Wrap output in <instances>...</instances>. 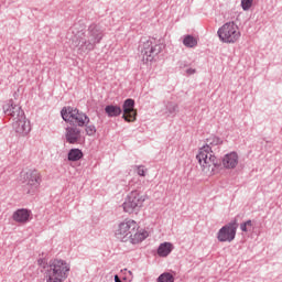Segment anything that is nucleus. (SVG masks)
Here are the masks:
<instances>
[{"label": "nucleus", "instance_id": "f257e3e1", "mask_svg": "<svg viewBox=\"0 0 282 282\" xmlns=\"http://www.w3.org/2000/svg\"><path fill=\"white\" fill-rule=\"evenodd\" d=\"M116 237L124 243L129 241L130 243L135 245L142 243V241H144V239L149 237V231L140 228L138 221L128 218L118 225V228L116 230Z\"/></svg>", "mask_w": 282, "mask_h": 282}, {"label": "nucleus", "instance_id": "f03ea898", "mask_svg": "<svg viewBox=\"0 0 282 282\" xmlns=\"http://www.w3.org/2000/svg\"><path fill=\"white\" fill-rule=\"evenodd\" d=\"M196 160L204 175L213 176L215 173H217V169L221 166L219 159L215 156V153H213V148H210L208 144L199 149Z\"/></svg>", "mask_w": 282, "mask_h": 282}, {"label": "nucleus", "instance_id": "7ed1b4c3", "mask_svg": "<svg viewBox=\"0 0 282 282\" xmlns=\"http://www.w3.org/2000/svg\"><path fill=\"white\" fill-rule=\"evenodd\" d=\"M102 41V31L96 25H91L88 32V39L85 35L75 36L72 41V47L88 52L94 50Z\"/></svg>", "mask_w": 282, "mask_h": 282}, {"label": "nucleus", "instance_id": "20e7f679", "mask_svg": "<svg viewBox=\"0 0 282 282\" xmlns=\"http://www.w3.org/2000/svg\"><path fill=\"white\" fill-rule=\"evenodd\" d=\"M69 274V263L64 260H51L45 272L44 278L46 282H63Z\"/></svg>", "mask_w": 282, "mask_h": 282}, {"label": "nucleus", "instance_id": "39448f33", "mask_svg": "<svg viewBox=\"0 0 282 282\" xmlns=\"http://www.w3.org/2000/svg\"><path fill=\"white\" fill-rule=\"evenodd\" d=\"M20 182L25 195H36L41 188L43 176L39 170H28L20 174Z\"/></svg>", "mask_w": 282, "mask_h": 282}, {"label": "nucleus", "instance_id": "423d86ee", "mask_svg": "<svg viewBox=\"0 0 282 282\" xmlns=\"http://www.w3.org/2000/svg\"><path fill=\"white\" fill-rule=\"evenodd\" d=\"M148 199L149 196L144 192L134 189L127 195L122 208L128 215H133V213H138L144 206V202Z\"/></svg>", "mask_w": 282, "mask_h": 282}, {"label": "nucleus", "instance_id": "0eeeda50", "mask_svg": "<svg viewBox=\"0 0 282 282\" xmlns=\"http://www.w3.org/2000/svg\"><path fill=\"white\" fill-rule=\"evenodd\" d=\"M61 116L65 122H69V124L76 127H85V124H89L90 122L87 115L74 107H64Z\"/></svg>", "mask_w": 282, "mask_h": 282}, {"label": "nucleus", "instance_id": "6e6552de", "mask_svg": "<svg viewBox=\"0 0 282 282\" xmlns=\"http://www.w3.org/2000/svg\"><path fill=\"white\" fill-rule=\"evenodd\" d=\"M219 40L223 43H237L241 37V31L235 22H227L218 30Z\"/></svg>", "mask_w": 282, "mask_h": 282}, {"label": "nucleus", "instance_id": "1a4fd4ad", "mask_svg": "<svg viewBox=\"0 0 282 282\" xmlns=\"http://www.w3.org/2000/svg\"><path fill=\"white\" fill-rule=\"evenodd\" d=\"M237 228H239L237 219L221 227L217 232L218 241L221 243H231V241H235V237H237Z\"/></svg>", "mask_w": 282, "mask_h": 282}, {"label": "nucleus", "instance_id": "9d476101", "mask_svg": "<svg viewBox=\"0 0 282 282\" xmlns=\"http://www.w3.org/2000/svg\"><path fill=\"white\" fill-rule=\"evenodd\" d=\"M164 50V44H154L153 41L147 40L141 45V54L143 63H151L155 54H160Z\"/></svg>", "mask_w": 282, "mask_h": 282}, {"label": "nucleus", "instance_id": "9b49d317", "mask_svg": "<svg viewBox=\"0 0 282 282\" xmlns=\"http://www.w3.org/2000/svg\"><path fill=\"white\" fill-rule=\"evenodd\" d=\"M13 129L18 135H28L32 131V126L30 124V120L25 115L18 119H14Z\"/></svg>", "mask_w": 282, "mask_h": 282}, {"label": "nucleus", "instance_id": "f8f14e48", "mask_svg": "<svg viewBox=\"0 0 282 282\" xmlns=\"http://www.w3.org/2000/svg\"><path fill=\"white\" fill-rule=\"evenodd\" d=\"M3 111L7 113V116H11L13 120H18L19 118H23V116H25V112L21 106L17 105L12 99H10L9 102L3 106Z\"/></svg>", "mask_w": 282, "mask_h": 282}, {"label": "nucleus", "instance_id": "ddd939ff", "mask_svg": "<svg viewBox=\"0 0 282 282\" xmlns=\"http://www.w3.org/2000/svg\"><path fill=\"white\" fill-rule=\"evenodd\" d=\"M12 219L15 224H20V226H25L32 219V210L26 208H20L13 212Z\"/></svg>", "mask_w": 282, "mask_h": 282}, {"label": "nucleus", "instance_id": "4468645a", "mask_svg": "<svg viewBox=\"0 0 282 282\" xmlns=\"http://www.w3.org/2000/svg\"><path fill=\"white\" fill-rule=\"evenodd\" d=\"M135 101L133 99H127L123 104V118L126 122H135V116L138 112L135 109Z\"/></svg>", "mask_w": 282, "mask_h": 282}, {"label": "nucleus", "instance_id": "2eb2a0df", "mask_svg": "<svg viewBox=\"0 0 282 282\" xmlns=\"http://www.w3.org/2000/svg\"><path fill=\"white\" fill-rule=\"evenodd\" d=\"M66 142L68 144H78L80 138H83L80 129L77 127H68L66 128L65 133Z\"/></svg>", "mask_w": 282, "mask_h": 282}, {"label": "nucleus", "instance_id": "dca6fc26", "mask_svg": "<svg viewBox=\"0 0 282 282\" xmlns=\"http://www.w3.org/2000/svg\"><path fill=\"white\" fill-rule=\"evenodd\" d=\"M221 162L224 169H237V165L239 164V154H237V152H230L223 158Z\"/></svg>", "mask_w": 282, "mask_h": 282}, {"label": "nucleus", "instance_id": "f3484780", "mask_svg": "<svg viewBox=\"0 0 282 282\" xmlns=\"http://www.w3.org/2000/svg\"><path fill=\"white\" fill-rule=\"evenodd\" d=\"M173 251V243L171 242H163L160 245L158 249L159 257H169L171 252Z\"/></svg>", "mask_w": 282, "mask_h": 282}, {"label": "nucleus", "instance_id": "a211bd4d", "mask_svg": "<svg viewBox=\"0 0 282 282\" xmlns=\"http://www.w3.org/2000/svg\"><path fill=\"white\" fill-rule=\"evenodd\" d=\"M105 111L109 118H116L122 113V109L119 106H107Z\"/></svg>", "mask_w": 282, "mask_h": 282}, {"label": "nucleus", "instance_id": "6ab92c4d", "mask_svg": "<svg viewBox=\"0 0 282 282\" xmlns=\"http://www.w3.org/2000/svg\"><path fill=\"white\" fill-rule=\"evenodd\" d=\"M83 159V151L78 150V149H72L68 152V160L69 162H78V160Z\"/></svg>", "mask_w": 282, "mask_h": 282}, {"label": "nucleus", "instance_id": "aec40b11", "mask_svg": "<svg viewBox=\"0 0 282 282\" xmlns=\"http://www.w3.org/2000/svg\"><path fill=\"white\" fill-rule=\"evenodd\" d=\"M185 47H197V40L192 35H186L183 40Z\"/></svg>", "mask_w": 282, "mask_h": 282}, {"label": "nucleus", "instance_id": "412c9836", "mask_svg": "<svg viewBox=\"0 0 282 282\" xmlns=\"http://www.w3.org/2000/svg\"><path fill=\"white\" fill-rule=\"evenodd\" d=\"M158 282H175V276L169 272H164L158 278Z\"/></svg>", "mask_w": 282, "mask_h": 282}, {"label": "nucleus", "instance_id": "4be33fe9", "mask_svg": "<svg viewBox=\"0 0 282 282\" xmlns=\"http://www.w3.org/2000/svg\"><path fill=\"white\" fill-rule=\"evenodd\" d=\"M84 127H85L86 135H89L90 138L96 135V126L88 122V123L84 124Z\"/></svg>", "mask_w": 282, "mask_h": 282}, {"label": "nucleus", "instance_id": "5701e85b", "mask_svg": "<svg viewBox=\"0 0 282 282\" xmlns=\"http://www.w3.org/2000/svg\"><path fill=\"white\" fill-rule=\"evenodd\" d=\"M210 147H221L224 144V141L219 139L218 137H212L208 139Z\"/></svg>", "mask_w": 282, "mask_h": 282}, {"label": "nucleus", "instance_id": "b1692460", "mask_svg": "<svg viewBox=\"0 0 282 282\" xmlns=\"http://www.w3.org/2000/svg\"><path fill=\"white\" fill-rule=\"evenodd\" d=\"M240 230L242 232H248V231L252 230V220H247V221L240 224Z\"/></svg>", "mask_w": 282, "mask_h": 282}, {"label": "nucleus", "instance_id": "393cba45", "mask_svg": "<svg viewBox=\"0 0 282 282\" xmlns=\"http://www.w3.org/2000/svg\"><path fill=\"white\" fill-rule=\"evenodd\" d=\"M252 1L253 0H241L242 10H248L249 8H252Z\"/></svg>", "mask_w": 282, "mask_h": 282}, {"label": "nucleus", "instance_id": "a878e982", "mask_svg": "<svg viewBox=\"0 0 282 282\" xmlns=\"http://www.w3.org/2000/svg\"><path fill=\"white\" fill-rule=\"evenodd\" d=\"M137 173H138V175H140L141 177H144V173H145V171H144V166H139L138 167V170H137Z\"/></svg>", "mask_w": 282, "mask_h": 282}, {"label": "nucleus", "instance_id": "bb28decb", "mask_svg": "<svg viewBox=\"0 0 282 282\" xmlns=\"http://www.w3.org/2000/svg\"><path fill=\"white\" fill-rule=\"evenodd\" d=\"M37 263H39V265H41L42 268H45V265L47 264V262H45V260H43V259H40V260L37 261Z\"/></svg>", "mask_w": 282, "mask_h": 282}, {"label": "nucleus", "instance_id": "cd10ccee", "mask_svg": "<svg viewBox=\"0 0 282 282\" xmlns=\"http://www.w3.org/2000/svg\"><path fill=\"white\" fill-rule=\"evenodd\" d=\"M186 74H187L188 76H192V74H195V68H188V69L186 70Z\"/></svg>", "mask_w": 282, "mask_h": 282}, {"label": "nucleus", "instance_id": "c85d7f7f", "mask_svg": "<svg viewBox=\"0 0 282 282\" xmlns=\"http://www.w3.org/2000/svg\"><path fill=\"white\" fill-rule=\"evenodd\" d=\"M115 282H122L118 275L115 276Z\"/></svg>", "mask_w": 282, "mask_h": 282}]
</instances>
